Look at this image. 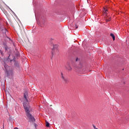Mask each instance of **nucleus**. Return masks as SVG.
<instances>
[{"mask_svg": "<svg viewBox=\"0 0 129 129\" xmlns=\"http://www.w3.org/2000/svg\"><path fill=\"white\" fill-rule=\"evenodd\" d=\"M76 70H77V71H82V68H76Z\"/></svg>", "mask_w": 129, "mask_h": 129, "instance_id": "0eeeda50", "label": "nucleus"}, {"mask_svg": "<svg viewBox=\"0 0 129 129\" xmlns=\"http://www.w3.org/2000/svg\"><path fill=\"white\" fill-rule=\"evenodd\" d=\"M78 60V58H77V59H76V61H77Z\"/></svg>", "mask_w": 129, "mask_h": 129, "instance_id": "4468645a", "label": "nucleus"}, {"mask_svg": "<svg viewBox=\"0 0 129 129\" xmlns=\"http://www.w3.org/2000/svg\"><path fill=\"white\" fill-rule=\"evenodd\" d=\"M5 48L6 51H8V50H9V47L8 46V45H7V44L5 45Z\"/></svg>", "mask_w": 129, "mask_h": 129, "instance_id": "1a4fd4ad", "label": "nucleus"}, {"mask_svg": "<svg viewBox=\"0 0 129 129\" xmlns=\"http://www.w3.org/2000/svg\"><path fill=\"white\" fill-rule=\"evenodd\" d=\"M94 127H95V126H94Z\"/></svg>", "mask_w": 129, "mask_h": 129, "instance_id": "2eb2a0df", "label": "nucleus"}, {"mask_svg": "<svg viewBox=\"0 0 129 129\" xmlns=\"http://www.w3.org/2000/svg\"><path fill=\"white\" fill-rule=\"evenodd\" d=\"M24 102H23V106L25 109L26 113V116L28 118H29L30 121H32V122H35V118L32 116V115L30 113V109H31V107L30 105H29V101H28V98H29V96H28V93L25 92L24 94Z\"/></svg>", "mask_w": 129, "mask_h": 129, "instance_id": "f257e3e1", "label": "nucleus"}, {"mask_svg": "<svg viewBox=\"0 0 129 129\" xmlns=\"http://www.w3.org/2000/svg\"><path fill=\"white\" fill-rule=\"evenodd\" d=\"M110 36H111V37H112V38L113 39V41H114L115 40V36H114V35L112 33H111Z\"/></svg>", "mask_w": 129, "mask_h": 129, "instance_id": "423d86ee", "label": "nucleus"}, {"mask_svg": "<svg viewBox=\"0 0 129 129\" xmlns=\"http://www.w3.org/2000/svg\"><path fill=\"white\" fill-rule=\"evenodd\" d=\"M58 52H59L58 46L57 45L53 46V48L52 50V54L54 55V54H57Z\"/></svg>", "mask_w": 129, "mask_h": 129, "instance_id": "f03ea898", "label": "nucleus"}, {"mask_svg": "<svg viewBox=\"0 0 129 129\" xmlns=\"http://www.w3.org/2000/svg\"><path fill=\"white\" fill-rule=\"evenodd\" d=\"M3 32H5V36H7V33H8V30L5 29L3 30Z\"/></svg>", "mask_w": 129, "mask_h": 129, "instance_id": "6e6552de", "label": "nucleus"}, {"mask_svg": "<svg viewBox=\"0 0 129 129\" xmlns=\"http://www.w3.org/2000/svg\"><path fill=\"white\" fill-rule=\"evenodd\" d=\"M61 78L62 79V81L65 82V83H68L69 82V81H68V79L67 78L64 77V76L63 75V73H61Z\"/></svg>", "mask_w": 129, "mask_h": 129, "instance_id": "7ed1b4c3", "label": "nucleus"}, {"mask_svg": "<svg viewBox=\"0 0 129 129\" xmlns=\"http://www.w3.org/2000/svg\"><path fill=\"white\" fill-rule=\"evenodd\" d=\"M106 22H109L110 21V18H108L107 17L106 18Z\"/></svg>", "mask_w": 129, "mask_h": 129, "instance_id": "9b49d317", "label": "nucleus"}, {"mask_svg": "<svg viewBox=\"0 0 129 129\" xmlns=\"http://www.w3.org/2000/svg\"><path fill=\"white\" fill-rule=\"evenodd\" d=\"M46 126L47 127H49V126H50V124L49 123V122H47L46 123Z\"/></svg>", "mask_w": 129, "mask_h": 129, "instance_id": "9d476101", "label": "nucleus"}, {"mask_svg": "<svg viewBox=\"0 0 129 129\" xmlns=\"http://www.w3.org/2000/svg\"><path fill=\"white\" fill-rule=\"evenodd\" d=\"M5 68V69H7V66H6V64L4 66Z\"/></svg>", "mask_w": 129, "mask_h": 129, "instance_id": "ddd939ff", "label": "nucleus"}, {"mask_svg": "<svg viewBox=\"0 0 129 129\" xmlns=\"http://www.w3.org/2000/svg\"><path fill=\"white\" fill-rule=\"evenodd\" d=\"M107 8L104 7L103 12L105 16H107Z\"/></svg>", "mask_w": 129, "mask_h": 129, "instance_id": "39448f33", "label": "nucleus"}, {"mask_svg": "<svg viewBox=\"0 0 129 129\" xmlns=\"http://www.w3.org/2000/svg\"><path fill=\"white\" fill-rule=\"evenodd\" d=\"M75 27H76V29H78V26L76 25Z\"/></svg>", "mask_w": 129, "mask_h": 129, "instance_id": "f8f14e48", "label": "nucleus"}, {"mask_svg": "<svg viewBox=\"0 0 129 129\" xmlns=\"http://www.w3.org/2000/svg\"><path fill=\"white\" fill-rule=\"evenodd\" d=\"M66 67L67 70H68L69 71H71V70H72V68H71L69 64H67Z\"/></svg>", "mask_w": 129, "mask_h": 129, "instance_id": "20e7f679", "label": "nucleus"}]
</instances>
